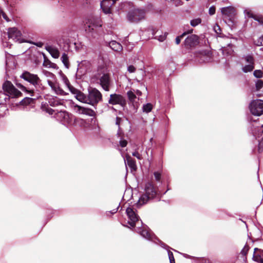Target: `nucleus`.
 <instances>
[{
    "instance_id": "nucleus-52",
    "label": "nucleus",
    "mask_w": 263,
    "mask_h": 263,
    "mask_svg": "<svg viewBox=\"0 0 263 263\" xmlns=\"http://www.w3.org/2000/svg\"><path fill=\"white\" fill-rule=\"evenodd\" d=\"M121 120H122V119L121 118L117 117L116 118V124L119 126ZM119 129H120L119 127Z\"/></svg>"
},
{
    "instance_id": "nucleus-26",
    "label": "nucleus",
    "mask_w": 263,
    "mask_h": 263,
    "mask_svg": "<svg viewBox=\"0 0 263 263\" xmlns=\"http://www.w3.org/2000/svg\"><path fill=\"white\" fill-rule=\"evenodd\" d=\"M242 59L245 60L247 64H255V60L252 55L248 54L245 55Z\"/></svg>"
},
{
    "instance_id": "nucleus-50",
    "label": "nucleus",
    "mask_w": 263,
    "mask_h": 263,
    "mask_svg": "<svg viewBox=\"0 0 263 263\" xmlns=\"http://www.w3.org/2000/svg\"><path fill=\"white\" fill-rule=\"evenodd\" d=\"M214 31L217 34L220 33L221 29L218 25H216L214 27Z\"/></svg>"
},
{
    "instance_id": "nucleus-44",
    "label": "nucleus",
    "mask_w": 263,
    "mask_h": 263,
    "mask_svg": "<svg viewBox=\"0 0 263 263\" xmlns=\"http://www.w3.org/2000/svg\"><path fill=\"white\" fill-rule=\"evenodd\" d=\"M256 45L258 46H263V36H260L257 40Z\"/></svg>"
},
{
    "instance_id": "nucleus-14",
    "label": "nucleus",
    "mask_w": 263,
    "mask_h": 263,
    "mask_svg": "<svg viewBox=\"0 0 263 263\" xmlns=\"http://www.w3.org/2000/svg\"><path fill=\"white\" fill-rule=\"evenodd\" d=\"M198 43V36L197 35L192 34L186 37L184 41V45L186 48H190L196 46Z\"/></svg>"
},
{
    "instance_id": "nucleus-58",
    "label": "nucleus",
    "mask_w": 263,
    "mask_h": 263,
    "mask_svg": "<svg viewBox=\"0 0 263 263\" xmlns=\"http://www.w3.org/2000/svg\"><path fill=\"white\" fill-rule=\"evenodd\" d=\"M4 11L2 9L0 8V18L1 16H2V14L3 13Z\"/></svg>"
},
{
    "instance_id": "nucleus-42",
    "label": "nucleus",
    "mask_w": 263,
    "mask_h": 263,
    "mask_svg": "<svg viewBox=\"0 0 263 263\" xmlns=\"http://www.w3.org/2000/svg\"><path fill=\"white\" fill-rule=\"evenodd\" d=\"M119 144L121 147H125L127 144V141L126 140L121 138L119 141Z\"/></svg>"
},
{
    "instance_id": "nucleus-11",
    "label": "nucleus",
    "mask_w": 263,
    "mask_h": 263,
    "mask_svg": "<svg viewBox=\"0 0 263 263\" xmlns=\"http://www.w3.org/2000/svg\"><path fill=\"white\" fill-rule=\"evenodd\" d=\"M74 111L79 114L86 115L90 117H94L96 116V112L92 109L81 106L77 104L73 105Z\"/></svg>"
},
{
    "instance_id": "nucleus-9",
    "label": "nucleus",
    "mask_w": 263,
    "mask_h": 263,
    "mask_svg": "<svg viewBox=\"0 0 263 263\" xmlns=\"http://www.w3.org/2000/svg\"><path fill=\"white\" fill-rule=\"evenodd\" d=\"M249 109L252 115L260 116L263 114V100H253L249 104Z\"/></svg>"
},
{
    "instance_id": "nucleus-36",
    "label": "nucleus",
    "mask_w": 263,
    "mask_h": 263,
    "mask_svg": "<svg viewBox=\"0 0 263 263\" xmlns=\"http://www.w3.org/2000/svg\"><path fill=\"white\" fill-rule=\"evenodd\" d=\"M253 75L256 78H261L262 77L263 72L261 70H255L253 72Z\"/></svg>"
},
{
    "instance_id": "nucleus-59",
    "label": "nucleus",
    "mask_w": 263,
    "mask_h": 263,
    "mask_svg": "<svg viewBox=\"0 0 263 263\" xmlns=\"http://www.w3.org/2000/svg\"><path fill=\"white\" fill-rule=\"evenodd\" d=\"M137 95L140 96L141 95V92L140 90H137L136 92Z\"/></svg>"
},
{
    "instance_id": "nucleus-6",
    "label": "nucleus",
    "mask_w": 263,
    "mask_h": 263,
    "mask_svg": "<svg viewBox=\"0 0 263 263\" xmlns=\"http://www.w3.org/2000/svg\"><path fill=\"white\" fill-rule=\"evenodd\" d=\"M126 213L128 218V223L132 228H135L137 226H141L142 222L140 219L139 216L136 213V210L132 207H128L126 210Z\"/></svg>"
},
{
    "instance_id": "nucleus-23",
    "label": "nucleus",
    "mask_w": 263,
    "mask_h": 263,
    "mask_svg": "<svg viewBox=\"0 0 263 263\" xmlns=\"http://www.w3.org/2000/svg\"><path fill=\"white\" fill-rule=\"evenodd\" d=\"M11 98L4 92L0 91V105L10 104Z\"/></svg>"
},
{
    "instance_id": "nucleus-41",
    "label": "nucleus",
    "mask_w": 263,
    "mask_h": 263,
    "mask_svg": "<svg viewBox=\"0 0 263 263\" xmlns=\"http://www.w3.org/2000/svg\"><path fill=\"white\" fill-rule=\"evenodd\" d=\"M245 14L250 18H252L254 14H253L252 11L249 9H245L244 10Z\"/></svg>"
},
{
    "instance_id": "nucleus-27",
    "label": "nucleus",
    "mask_w": 263,
    "mask_h": 263,
    "mask_svg": "<svg viewBox=\"0 0 263 263\" xmlns=\"http://www.w3.org/2000/svg\"><path fill=\"white\" fill-rule=\"evenodd\" d=\"M255 68V64H246L242 67V71L245 73L251 72Z\"/></svg>"
},
{
    "instance_id": "nucleus-3",
    "label": "nucleus",
    "mask_w": 263,
    "mask_h": 263,
    "mask_svg": "<svg viewBox=\"0 0 263 263\" xmlns=\"http://www.w3.org/2000/svg\"><path fill=\"white\" fill-rule=\"evenodd\" d=\"M145 194H142L137 203V206L140 207L146 203L148 200L154 198L157 194L154 186L151 183L146 185Z\"/></svg>"
},
{
    "instance_id": "nucleus-10",
    "label": "nucleus",
    "mask_w": 263,
    "mask_h": 263,
    "mask_svg": "<svg viewBox=\"0 0 263 263\" xmlns=\"http://www.w3.org/2000/svg\"><path fill=\"white\" fill-rule=\"evenodd\" d=\"M4 34L5 35H7L9 39H12L14 42H18L19 43L23 42L22 39L21 32L15 27L9 28L8 32L7 33L4 32Z\"/></svg>"
},
{
    "instance_id": "nucleus-34",
    "label": "nucleus",
    "mask_w": 263,
    "mask_h": 263,
    "mask_svg": "<svg viewBox=\"0 0 263 263\" xmlns=\"http://www.w3.org/2000/svg\"><path fill=\"white\" fill-rule=\"evenodd\" d=\"M49 104L52 106H57L60 104V102L56 99H52L49 101Z\"/></svg>"
},
{
    "instance_id": "nucleus-45",
    "label": "nucleus",
    "mask_w": 263,
    "mask_h": 263,
    "mask_svg": "<svg viewBox=\"0 0 263 263\" xmlns=\"http://www.w3.org/2000/svg\"><path fill=\"white\" fill-rule=\"evenodd\" d=\"M216 11L215 7L214 6H211L209 9V13L211 15L215 14Z\"/></svg>"
},
{
    "instance_id": "nucleus-19",
    "label": "nucleus",
    "mask_w": 263,
    "mask_h": 263,
    "mask_svg": "<svg viewBox=\"0 0 263 263\" xmlns=\"http://www.w3.org/2000/svg\"><path fill=\"white\" fill-rule=\"evenodd\" d=\"M124 162L125 164H127L128 166L131 168L132 171H136L137 169V166L136 162L129 155H126L125 158H124Z\"/></svg>"
},
{
    "instance_id": "nucleus-55",
    "label": "nucleus",
    "mask_w": 263,
    "mask_h": 263,
    "mask_svg": "<svg viewBox=\"0 0 263 263\" xmlns=\"http://www.w3.org/2000/svg\"><path fill=\"white\" fill-rule=\"evenodd\" d=\"M118 208H119V206L117 209H115L110 211H109L108 213H109L111 214H114L117 212Z\"/></svg>"
},
{
    "instance_id": "nucleus-35",
    "label": "nucleus",
    "mask_w": 263,
    "mask_h": 263,
    "mask_svg": "<svg viewBox=\"0 0 263 263\" xmlns=\"http://www.w3.org/2000/svg\"><path fill=\"white\" fill-rule=\"evenodd\" d=\"M32 101H33V99L32 98L26 97L25 99H24L23 100H22L20 102V103L22 105H28V104H30Z\"/></svg>"
},
{
    "instance_id": "nucleus-57",
    "label": "nucleus",
    "mask_w": 263,
    "mask_h": 263,
    "mask_svg": "<svg viewBox=\"0 0 263 263\" xmlns=\"http://www.w3.org/2000/svg\"><path fill=\"white\" fill-rule=\"evenodd\" d=\"M99 131H100V128H99V126H97V128L96 129V131H95V132H96V133H99Z\"/></svg>"
},
{
    "instance_id": "nucleus-31",
    "label": "nucleus",
    "mask_w": 263,
    "mask_h": 263,
    "mask_svg": "<svg viewBox=\"0 0 263 263\" xmlns=\"http://www.w3.org/2000/svg\"><path fill=\"white\" fill-rule=\"evenodd\" d=\"M153 109V105L148 103L143 105L142 110L143 112L148 113L152 111Z\"/></svg>"
},
{
    "instance_id": "nucleus-61",
    "label": "nucleus",
    "mask_w": 263,
    "mask_h": 263,
    "mask_svg": "<svg viewBox=\"0 0 263 263\" xmlns=\"http://www.w3.org/2000/svg\"><path fill=\"white\" fill-rule=\"evenodd\" d=\"M228 47H230V46H231V44H229L228 45Z\"/></svg>"
},
{
    "instance_id": "nucleus-18",
    "label": "nucleus",
    "mask_w": 263,
    "mask_h": 263,
    "mask_svg": "<svg viewBox=\"0 0 263 263\" xmlns=\"http://www.w3.org/2000/svg\"><path fill=\"white\" fill-rule=\"evenodd\" d=\"M106 43L107 46L115 51L120 52L123 49L121 44L116 41H111L109 42H106Z\"/></svg>"
},
{
    "instance_id": "nucleus-21",
    "label": "nucleus",
    "mask_w": 263,
    "mask_h": 263,
    "mask_svg": "<svg viewBox=\"0 0 263 263\" xmlns=\"http://www.w3.org/2000/svg\"><path fill=\"white\" fill-rule=\"evenodd\" d=\"M45 49L53 58L58 59L60 57V51L57 48L48 45L46 46Z\"/></svg>"
},
{
    "instance_id": "nucleus-53",
    "label": "nucleus",
    "mask_w": 263,
    "mask_h": 263,
    "mask_svg": "<svg viewBox=\"0 0 263 263\" xmlns=\"http://www.w3.org/2000/svg\"><path fill=\"white\" fill-rule=\"evenodd\" d=\"M33 44L39 47H42V46H43V43L41 42L33 43Z\"/></svg>"
},
{
    "instance_id": "nucleus-38",
    "label": "nucleus",
    "mask_w": 263,
    "mask_h": 263,
    "mask_svg": "<svg viewBox=\"0 0 263 263\" xmlns=\"http://www.w3.org/2000/svg\"><path fill=\"white\" fill-rule=\"evenodd\" d=\"M256 88L257 90H259L263 87V81L261 80H258L256 82Z\"/></svg>"
},
{
    "instance_id": "nucleus-37",
    "label": "nucleus",
    "mask_w": 263,
    "mask_h": 263,
    "mask_svg": "<svg viewBox=\"0 0 263 263\" xmlns=\"http://www.w3.org/2000/svg\"><path fill=\"white\" fill-rule=\"evenodd\" d=\"M252 18L254 20L258 22L260 24H263V16L254 14Z\"/></svg>"
},
{
    "instance_id": "nucleus-5",
    "label": "nucleus",
    "mask_w": 263,
    "mask_h": 263,
    "mask_svg": "<svg viewBox=\"0 0 263 263\" xmlns=\"http://www.w3.org/2000/svg\"><path fill=\"white\" fill-rule=\"evenodd\" d=\"M102 99L101 93L97 88H91L88 90L87 95L88 104L96 109L98 103Z\"/></svg>"
},
{
    "instance_id": "nucleus-48",
    "label": "nucleus",
    "mask_w": 263,
    "mask_h": 263,
    "mask_svg": "<svg viewBox=\"0 0 263 263\" xmlns=\"http://www.w3.org/2000/svg\"><path fill=\"white\" fill-rule=\"evenodd\" d=\"M127 70L130 73L134 72L136 70L135 67L133 65H129L127 67Z\"/></svg>"
},
{
    "instance_id": "nucleus-16",
    "label": "nucleus",
    "mask_w": 263,
    "mask_h": 263,
    "mask_svg": "<svg viewBox=\"0 0 263 263\" xmlns=\"http://www.w3.org/2000/svg\"><path fill=\"white\" fill-rule=\"evenodd\" d=\"M48 85L51 87L52 89L55 92L57 95L64 96L66 93L59 86L57 83H54L50 80L47 81Z\"/></svg>"
},
{
    "instance_id": "nucleus-13",
    "label": "nucleus",
    "mask_w": 263,
    "mask_h": 263,
    "mask_svg": "<svg viewBox=\"0 0 263 263\" xmlns=\"http://www.w3.org/2000/svg\"><path fill=\"white\" fill-rule=\"evenodd\" d=\"M100 84L106 91H108L110 88V80L108 74L104 73L99 79Z\"/></svg>"
},
{
    "instance_id": "nucleus-25",
    "label": "nucleus",
    "mask_w": 263,
    "mask_h": 263,
    "mask_svg": "<svg viewBox=\"0 0 263 263\" xmlns=\"http://www.w3.org/2000/svg\"><path fill=\"white\" fill-rule=\"evenodd\" d=\"M43 66L47 68H52L56 69L58 68V67L56 64L52 63L50 61L48 60H44L43 62Z\"/></svg>"
},
{
    "instance_id": "nucleus-43",
    "label": "nucleus",
    "mask_w": 263,
    "mask_h": 263,
    "mask_svg": "<svg viewBox=\"0 0 263 263\" xmlns=\"http://www.w3.org/2000/svg\"><path fill=\"white\" fill-rule=\"evenodd\" d=\"M155 179L157 181H159L161 179V174L158 172H155L154 173Z\"/></svg>"
},
{
    "instance_id": "nucleus-33",
    "label": "nucleus",
    "mask_w": 263,
    "mask_h": 263,
    "mask_svg": "<svg viewBox=\"0 0 263 263\" xmlns=\"http://www.w3.org/2000/svg\"><path fill=\"white\" fill-rule=\"evenodd\" d=\"M127 95L128 99L131 102H134L135 99L136 98L135 94L131 90L127 91Z\"/></svg>"
},
{
    "instance_id": "nucleus-24",
    "label": "nucleus",
    "mask_w": 263,
    "mask_h": 263,
    "mask_svg": "<svg viewBox=\"0 0 263 263\" xmlns=\"http://www.w3.org/2000/svg\"><path fill=\"white\" fill-rule=\"evenodd\" d=\"M75 98L78 101L82 103L88 104L87 96L85 95L80 91L78 93H77V96H75Z\"/></svg>"
},
{
    "instance_id": "nucleus-51",
    "label": "nucleus",
    "mask_w": 263,
    "mask_h": 263,
    "mask_svg": "<svg viewBox=\"0 0 263 263\" xmlns=\"http://www.w3.org/2000/svg\"><path fill=\"white\" fill-rule=\"evenodd\" d=\"M64 80V83L65 84V85L69 88V86H71L68 79L67 78H64L63 79Z\"/></svg>"
},
{
    "instance_id": "nucleus-32",
    "label": "nucleus",
    "mask_w": 263,
    "mask_h": 263,
    "mask_svg": "<svg viewBox=\"0 0 263 263\" xmlns=\"http://www.w3.org/2000/svg\"><path fill=\"white\" fill-rule=\"evenodd\" d=\"M201 19L200 18H197L193 19L190 21V24L192 27H196L199 24H201Z\"/></svg>"
},
{
    "instance_id": "nucleus-1",
    "label": "nucleus",
    "mask_w": 263,
    "mask_h": 263,
    "mask_svg": "<svg viewBox=\"0 0 263 263\" xmlns=\"http://www.w3.org/2000/svg\"><path fill=\"white\" fill-rule=\"evenodd\" d=\"M20 78L29 83L33 88L28 89L20 83H16V85L22 91L30 93L31 96H33V94L34 91H37V93L39 94L45 89V87L42 84V80L37 74L25 71L21 74Z\"/></svg>"
},
{
    "instance_id": "nucleus-60",
    "label": "nucleus",
    "mask_w": 263,
    "mask_h": 263,
    "mask_svg": "<svg viewBox=\"0 0 263 263\" xmlns=\"http://www.w3.org/2000/svg\"><path fill=\"white\" fill-rule=\"evenodd\" d=\"M3 45L4 46H7L8 47V44L7 43H6V45L5 44V43L3 42Z\"/></svg>"
},
{
    "instance_id": "nucleus-7",
    "label": "nucleus",
    "mask_w": 263,
    "mask_h": 263,
    "mask_svg": "<svg viewBox=\"0 0 263 263\" xmlns=\"http://www.w3.org/2000/svg\"><path fill=\"white\" fill-rule=\"evenodd\" d=\"M2 87L4 91L11 99L17 98L22 95L21 91L16 89L9 81H6L3 83Z\"/></svg>"
},
{
    "instance_id": "nucleus-15",
    "label": "nucleus",
    "mask_w": 263,
    "mask_h": 263,
    "mask_svg": "<svg viewBox=\"0 0 263 263\" xmlns=\"http://www.w3.org/2000/svg\"><path fill=\"white\" fill-rule=\"evenodd\" d=\"M58 117L63 119L64 124H71L72 121V115L66 111H61L58 113Z\"/></svg>"
},
{
    "instance_id": "nucleus-28",
    "label": "nucleus",
    "mask_w": 263,
    "mask_h": 263,
    "mask_svg": "<svg viewBox=\"0 0 263 263\" xmlns=\"http://www.w3.org/2000/svg\"><path fill=\"white\" fill-rule=\"evenodd\" d=\"M61 59L65 67L66 68H69V63L68 55L65 53H63Z\"/></svg>"
},
{
    "instance_id": "nucleus-49",
    "label": "nucleus",
    "mask_w": 263,
    "mask_h": 263,
    "mask_svg": "<svg viewBox=\"0 0 263 263\" xmlns=\"http://www.w3.org/2000/svg\"><path fill=\"white\" fill-rule=\"evenodd\" d=\"M46 111L50 115H53L55 111L52 108L48 107L46 108Z\"/></svg>"
},
{
    "instance_id": "nucleus-4",
    "label": "nucleus",
    "mask_w": 263,
    "mask_h": 263,
    "mask_svg": "<svg viewBox=\"0 0 263 263\" xmlns=\"http://www.w3.org/2000/svg\"><path fill=\"white\" fill-rule=\"evenodd\" d=\"M146 10L143 8H134L127 13V20L133 23H138L145 18Z\"/></svg>"
},
{
    "instance_id": "nucleus-30",
    "label": "nucleus",
    "mask_w": 263,
    "mask_h": 263,
    "mask_svg": "<svg viewBox=\"0 0 263 263\" xmlns=\"http://www.w3.org/2000/svg\"><path fill=\"white\" fill-rule=\"evenodd\" d=\"M193 29H191L190 30H189L188 31H185L184 32V33H183L180 36H177L176 39H175V42L176 43V44L178 45L180 43V41H181V39L186 34H190V33H191L193 32Z\"/></svg>"
},
{
    "instance_id": "nucleus-54",
    "label": "nucleus",
    "mask_w": 263,
    "mask_h": 263,
    "mask_svg": "<svg viewBox=\"0 0 263 263\" xmlns=\"http://www.w3.org/2000/svg\"><path fill=\"white\" fill-rule=\"evenodd\" d=\"M2 16L7 22L10 21L9 17H8L7 14L4 12L2 14Z\"/></svg>"
},
{
    "instance_id": "nucleus-2",
    "label": "nucleus",
    "mask_w": 263,
    "mask_h": 263,
    "mask_svg": "<svg viewBox=\"0 0 263 263\" xmlns=\"http://www.w3.org/2000/svg\"><path fill=\"white\" fill-rule=\"evenodd\" d=\"M83 23L87 37L90 40L98 39L102 32L100 18L92 15H88L84 18Z\"/></svg>"
},
{
    "instance_id": "nucleus-46",
    "label": "nucleus",
    "mask_w": 263,
    "mask_h": 263,
    "mask_svg": "<svg viewBox=\"0 0 263 263\" xmlns=\"http://www.w3.org/2000/svg\"><path fill=\"white\" fill-rule=\"evenodd\" d=\"M132 155L136 157L137 159L141 160L142 159V156L138 152H134L133 153Z\"/></svg>"
},
{
    "instance_id": "nucleus-8",
    "label": "nucleus",
    "mask_w": 263,
    "mask_h": 263,
    "mask_svg": "<svg viewBox=\"0 0 263 263\" xmlns=\"http://www.w3.org/2000/svg\"><path fill=\"white\" fill-rule=\"evenodd\" d=\"M140 226H138V230L139 231L138 233L144 238L153 241L156 245L160 246V247H169L167 245H165L161 240H160L158 238L156 237L155 236H154L150 231L146 229H140Z\"/></svg>"
},
{
    "instance_id": "nucleus-56",
    "label": "nucleus",
    "mask_w": 263,
    "mask_h": 263,
    "mask_svg": "<svg viewBox=\"0 0 263 263\" xmlns=\"http://www.w3.org/2000/svg\"><path fill=\"white\" fill-rule=\"evenodd\" d=\"M165 39V35H163V36H160L159 39V40L161 42L164 41Z\"/></svg>"
},
{
    "instance_id": "nucleus-39",
    "label": "nucleus",
    "mask_w": 263,
    "mask_h": 263,
    "mask_svg": "<svg viewBox=\"0 0 263 263\" xmlns=\"http://www.w3.org/2000/svg\"><path fill=\"white\" fill-rule=\"evenodd\" d=\"M168 255L170 259V263H175V258L173 253L171 251H168Z\"/></svg>"
},
{
    "instance_id": "nucleus-40",
    "label": "nucleus",
    "mask_w": 263,
    "mask_h": 263,
    "mask_svg": "<svg viewBox=\"0 0 263 263\" xmlns=\"http://www.w3.org/2000/svg\"><path fill=\"white\" fill-rule=\"evenodd\" d=\"M69 90L70 91V92L73 94L75 96H77V93H78L79 92H80V90L76 89V88H74V87H73L72 86H69V87L68 88Z\"/></svg>"
},
{
    "instance_id": "nucleus-47",
    "label": "nucleus",
    "mask_w": 263,
    "mask_h": 263,
    "mask_svg": "<svg viewBox=\"0 0 263 263\" xmlns=\"http://www.w3.org/2000/svg\"><path fill=\"white\" fill-rule=\"evenodd\" d=\"M253 242H254V241L252 239V238H251L250 237H249L244 247H249Z\"/></svg>"
},
{
    "instance_id": "nucleus-17",
    "label": "nucleus",
    "mask_w": 263,
    "mask_h": 263,
    "mask_svg": "<svg viewBox=\"0 0 263 263\" xmlns=\"http://www.w3.org/2000/svg\"><path fill=\"white\" fill-rule=\"evenodd\" d=\"M253 258L255 261L263 263V250L255 248Z\"/></svg>"
},
{
    "instance_id": "nucleus-22",
    "label": "nucleus",
    "mask_w": 263,
    "mask_h": 263,
    "mask_svg": "<svg viewBox=\"0 0 263 263\" xmlns=\"http://www.w3.org/2000/svg\"><path fill=\"white\" fill-rule=\"evenodd\" d=\"M199 59L198 60L199 63H204L209 62L210 60V56L209 52L205 51L201 52L198 54Z\"/></svg>"
},
{
    "instance_id": "nucleus-29",
    "label": "nucleus",
    "mask_w": 263,
    "mask_h": 263,
    "mask_svg": "<svg viewBox=\"0 0 263 263\" xmlns=\"http://www.w3.org/2000/svg\"><path fill=\"white\" fill-rule=\"evenodd\" d=\"M254 136L256 139L259 138L263 134V124L255 129L253 133Z\"/></svg>"
},
{
    "instance_id": "nucleus-20",
    "label": "nucleus",
    "mask_w": 263,
    "mask_h": 263,
    "mask_svg": "<svg viewBox=\"0 0 263 263\" xmlns=\"http://www.w3.org/2000/svg\"><path fill=\"white\" fill-rule=\"evenodd\" d=\"M221 12L223 15L228 17L233 16L235 14V8L230 6L222 8Z\"/></svg>"
},
{
    "instance_id": "nucleus-12",
    "label": "nucleus",
    "mask_w": 263,
    "mask_h": 263,
    "mask_svg": "<svg viewBox=\"0 0 263 263\" xmlns=\"http://www.w3.org/2000/svg\"><path fill=\"white\" fill-rule=\"evenodd\" d=\"M108 103L111 105L119 104L123 106L126 104V100L122 95L114 93L110 95Z\"/></svg>"
}]
</instances>
